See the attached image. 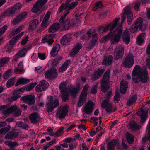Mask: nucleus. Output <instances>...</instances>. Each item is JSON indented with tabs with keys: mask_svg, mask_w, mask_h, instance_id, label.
Returning a JSON list of instances; mask_svg holds the SVG:
<instances>
[{
	"mask_svg": "<svg viewBox=\"0 0 150 150\" xmlns=\"http://www.w3.org/2000/svg\"><path fill=\"white\" fill-rule=\"evenodd\" d=\"M98 86L96 85H94V86L91 88V93L96 94L97 93Z\"/></svg>",
	"mask_w": 150,
	"mask_h": 150,
	"instance_id": "56",
	"label": "nucleus"
},
{
	"mask_svg": "<svg viewBox=\"0 0 150 150\" xmlns=\"http://www.w3.org/2000/svg\"><path fill=\"white\" fill-rule=\"evenodd\" d=\"M70 2L68 1L62 4L58 10V12L59 13L63 11L64 10H65V13L61 17L59 21V22L62 24L63 25L62 29L64 30H68L71 25L69 19L65 20L66 17L69 13V11L73 9L78 4L77 1H73L71 3H70Z\"/></svg>",
	"mask_w": 150,
	"mask_h": 150,
	"instance_id": "1",
	"label": "nucleus"
},
{
	"mask_svg": "<svg viewBox=\"0 0 150 150\" xmlns=\"http://www.w3.org/2000/svg\"><path fill=\"white\" fill-rule=\"evenodd\" d=\"M29 38L28 36H26L24 39H23L21 42V44L23 45H24L26 44L28 39Z\"/></svg>",
	"mask_w": 150,
	"mask_h": 150,
	"instance_id": "60",
	"label": "nucleus"
},
{
	"mask_svg": "<svg viewBox=\"0 0 150 150\" xmlns=\"http://www.w3.org/2000/svg\"><path fill=\"white\" fill-rule=\"evenodd\" d=\"M29 118L31 122L33 124L38 123L40 119L39 115L37 112H34L30 114Z\"/></svg>",
	"mask_w": 150,
	"mask_h": 150,
	"instance_id": "15",
	"label": "nucleus"
},
{
	"mask_svg": "<svg viewBox=\"0 0 150 150\" xmlns=\"http://www.w3.org/2000/svg\"><path fill=\"white\" fill-rule=\"evenodd\" d=\"M135 26L133 27L132 26L130 29V31L132 32H134L137 30L138 29L140 30L142 29V28L143 21L140 18H137L135 21L134 23Z\"/></svg>",
	"mask_w": 150,
	"mask_h": 150,
	"instance_id": "13",
	"label": "nucleus"
},
{
	"mask_svg": "<svg viewBox=\"0 0 150 150\" xmlns=\"http://www.w3.org/2000/svg\"><path fill=\"white\" fill-rule=\"evenodd\" d=\"M127 140L129 144H132L134 141V137L133 135L128 133L126 135Z\"/></svg>",
	"mask_w": 150,
	"mask_h": 150,
	"instance_id": "44",
	"label": "nucleus"
},
{
	"mask_svg": "<svg viewBox=\"0 0 150 150\" xmlns=\"http://www.w3.org/2000/svg\"><path fill=\"white\" fill-rule=\"evenodd\" d=\"M8 132L6 130V128L5 127L2 128L0 129V134H4Z\"/></svg>",
	"mask_w": 150,
	"mask_h": 150,
	"instance_id": "63",
	"label": "nucleus"
},
{
	"mask_svg": "<svg viewBox=\"0 0 150 150\" xmlns=\"http://www.w3.org/2000/svg\"><path fill=\"white\" fill-rule=\"evenodd\" d=\"M105 70L104 69L98 68L97 71H95L93 76V77L95 80L98 79L100 78L104 72Z\"/></svg>",
	"mask_w": 150,
	"mask_h": 150,
	"instance_id": "24",
	"label": "nucleus"
},
{
	"mask_svg": "<svg viewBox=\"0 0 150 150\" xmlns=\"http://www.w3.org/2000/svg\"><path fill=\"white\" fill-rule=\"evenodd\" d=\"M12 73V70L9 69L4 73L3 74V76L4 79H7L10 76Z\"/></svg>",
	"mask_w": 150,
	"mask_h": 150,
	"instance_id": "45",
	"label": "nucleus"
},
{
	"mask_svg": "<svg viewBox=\"0 0 150 150\" xmlns=\"http://www.w3.org/2000/svg\"><path fill=\"white\" fill-rule=\"evenodd\" d=\"M137 98V96L136 95L132 96L127 101V105L129 106L132 105L136 102Z\"/></svg>",
	"mask_w": 150,
	"mask_h": 150,
	"instance_id": "38",
	"label": "nucleus"
},
{
	"mask_svg": "<svg viewBox=\"0 0 150 150\" xmlns=\"http://www.w3.org/2000/svg\"><path fill=\"white\" fill-rule=\"evenodd\" d=\"M47 21H45L44 19L42 22L41 25L43 29H45L48 26Z\"/></svg>",
	"mask_w": 150,
	"mask_h": 150,
	"instance_id": "57",
	"label": "nucleus"
},
{
	"mask_svg": "<svg viewBox=\"0 0 150 150\" xmlns=\"http://www.w3.org/2000/svg\"><path fill=\"white\" fill-rule=\"evenodd\" d=\"M38 57L40 59L42 60H44L46 59L45 54H44L38 53Z\"/></svg>",
	"mask_w": 150,
	"mask_h": 150,
	"instance_id": "59",
	"label": "nucleus"
},
{
	"mask_svg": "<svg viewBox=\"0 0 150 150\" xmlns=\"http://www.w3.org/2000/svg\"><path fill=\"white\" fill-rule=\"evenodd\" d=\"M108 80H102L101 82L102 89L104 91L108 90L110 88Z\"/></svg>",
	"mask_w": 150,
	"mask_h": 150,
	"instance_id": "34",
	"label": "nucleus"
},
{
	"mask_svg": "<svg viewBox=\"0 0 150 150\" xmlns=\"http://www.w3.org/2000/svg\"><path fill=\"white\" fill-rule=\"evenodd\" d=\"M13 106L11 108H8L6 110H3V113L4 115H8L11 113L12 111V109Z\"/></svg>",
	"mask_w": 150,
	"mask_h": 150,
	"instance_id": "51",
	"label": "nucleus"
},
{
	"mask_svg": "<svg viewBox=\"0 0 150 150\" xmlns=\"http://www.w3.org/2000/svg\"><path fill=\"white\" fill-rule=\"evenodd\" d=\"M21 99L24 103L31 105L35 103V97L34 95H28L22 97Z\"/></svg>",
	"mask_w": 150,
	"mask_h": 150,
	"instance_id": "10",
	"label": "nucleus"
},
{
	"mask_svg": "<svg viewBox=\"0 0 150 150\" xmlns=\"http://www.w3.org/2000/svg\"><path fill=\"white\" fill-rule=\"evenodd\" d=\"M121 98V96L120 93L116 92L113 101L114 103H117L119 102Z\"/></svg>",
	"mask_w": 150,
	"mask_h": 150,
	"instance_id": "46",
	"label": "nucleus"
},
{
	"mask_svg": "<svg viewBox=\"0 0 150 150\" xmlns=\"http://www.w3.org/2000/svg\"><path fill=\"white\" fill-rule=\"evenodd\" d=\"M71 36L66 35L63 36L61 40V43L63 45H66L70 44L71 41Z\"/></svg>",
	"mask_w": 150,
	"mask_h": 150,
	"instance_id": "22",
	"label": "nucleus"
},
{
	"mask_svg": "<svg viewBox=\"0 0 150 150\" xmlns=\"http://www.w3.org/2000/svg\"><path fill=\"white\" fill-rule=\"evenodd\" d=\"M42 7L38 4V2L37 1L33 6L32 9V11L33 13H37Z\"/></svg>",
	"mask_w": 150,
	"mask_h": 150,
	"instance_id": "42",
	"label": "nucleus"
},
{
	"mask_svg": "<svg viewBox=\"0 0 150 150\" xmlns=\"http://www.w3.org/2000/svg\"><path fill=\"white\" fill-rule=\"evenodd\" d=\"M103 6L102 2L101 1L97 2L95 4V7L96 9L100 8Z\"/></svg>",
	"mask_w": 150,
	"mask_h": 150,
	"instance_id": "55",
	"label": "nucleus"
},
{
	"mask_svg": "<svg viewBox=\"0 0 150 150\" xmlns=\"http://www.w3.org/2000/svg\"><path fill=\"white\" fill-rule=\"evenodd\" d=\"M22 6V4L21 3H16L13 6L7 9L5 11V13L6 15L11 16L13 14L15 11H18L20 9Z\"/></svg>",
	"mask_w": 150,
	"mask_h": 150,
	"instance_id": "9",
	"label": "nucleus"
},
{
	"mask_svg": "<svg viewBox=\"0 0 150 150\" xmlns=\"http://www.w3.org/2000/svg\"><path fill=\"white\" fill-rule=\"evenodd\" d=\"M57 76L56 69L54 68H52L48 70L45 74V76L46 78L50 80H53Z\"/></svg>",
	"mask_w": 150,
	"mask_h": 150,
	"instance_id": "11",
	"label": "nucleus"
},
{
	"mask_svg": "<svg viewBox=\"0 0 150 150\" xmlns=\"http://www.w3.org/2000/svg\"><path fill=\"white\" fill-rule=\"evenodd\" d=\"M98 36L97 33L92 35V40L90 41L89 44V47L90 49L93 48L96 43L98 41Z\"/></svg>",
	"mask_w": 150,
	"mask_h": 150,
	"instance_id": "23",
	"label": "nucleus"
},
{
	"mask_svg": "<svg viewBox=\"0 0 150 150\" xmlns=\"http://www.w3.org/2000/svg\"><path fill=\"white\" fill-rule=\"evenodd\" d=\"M88 94L87 92L82 91L80 96V97L86 100Z\"/></svg>",
	"mask_w": 150,
	"mask_h": 150,
	"instance_id": "52",
	"label": "nucleus"
},
{
	"mask_svg": "<svg viewBox=\"0 0 150 150\" xmlns=\"http://www.w3.org/2000/svg\"><path fill=\"white\" fill-rule=\"evenodd\" d=\"M146 36V33H143L139 35L136 39L137 44L140 45L144 42V39Z\"/></svg>",
	"mask_w": 150,
	"mask_h": 150,
	"instance_id": "35",
	"label": "nucleus"
},
{
	"mask_svg": "<svg viewBox=\"0 0 150 150\" xmlns=\"http://www.w3.org/2000/svg\"><path fill=\"white\" fill-rule=\"evenodd\" d=\"M82 47L81 44L78 43L76 46L72 49L70 53V56L72 57H74L78 54Z\"/></svg>",
	"mask_w": 150,
	"mask_h": 150,
	"instance_id": "16",
	"label": "nucleus"
},
{
	"mask_svg": "<svg viewBox=\"0 0 150 150\" xmlns=\"http://www.w3.org/2000/svg\"><path fill=\"white\" fill-rule=\"evenodd\" d=\"M137 115L140 116L141 123H144L147 119L148 113L144 110H141L137 112Z\"/></svg>",
	"mask_w": 150,
	"mask_h": 150,
	"instance_id": "20",
	"label": "nucleus"
},
{
	"mask_svg": "<svg viewBox=\"0 0 150 150\" xmlns=\"http://www.w3.org/2000/svg\"><path fill=\"white\" fill-rule=\"evenodd\" d=\"M118 19H116L115 21L113 23H110L107 25H103L102 26H99L97 29V31L100 33H105L110 29V32L108 34L105 36H104L101 39V41L103 42L110 40L112 41V43L115 44L114 42V38L113 37V35L112 34V31L118 25L117 22L119 20Z\"/></svg>",
	"mask_w": 150,
	"mask_h": 150,
	"instance_id": "3",
	"label": "nucleus"
},
{
	"mask_svg": "<svg viewBox=\"0 0 150 150\" xmlns=\"http://www.w3.org/2000/svg\"><path fill=\"white\" fill-rule=\"evenodd\" d=\"M30 81V80L26 78H20L18 79L15 84V86L16 87L19 85H24L26 84Z\"/></svg>",
	"mask_w": 150,
	"mask_h": 150,
	"instance_id": "36",
	"label": "nucleus"
},
{
	"mask_svg": "<svg viewBox=\"0 0 150 150\" xmlns=\"http://www.w3.org/2000/svg\"><path fill=\"white\" fill-rule=\"evenodd\" d=\"M93 33V32H92L91 30L87 31L86 34H83L82 35L81 38L83 40H87L91 37V34Z\"/></svg>",
	"mask_w": 150,
	"mask_h": 150,
	"instance_id": "40",
	"label": "nucleus"
},
{
	"mask_svg": "<svg viewBox=\"0 0 150 150\" xmlns=\"http://www.w3.org/2000/svg\"><path fill=\"white\" fill-rule=\"evenodd\" d=\"M29 49V48H22L21 50L19 51L17 55L15 56V60H16L19 57L22 58L25 57L26 55V52H27Z\"/></svg>",
	"mask_w": 150,
	"mask_h": 150,
	"instance_id": "26",
	"label": "nucleus"
},
{
	"mask_svg": "<svg viewBox=\"0 0 150 150\" xmlns=\"http://www.w3.org/2000/svg\"><path fill=\"white\" fill-rule=\"evenodd\" d=\"M86 100L83 98L79 97L77 103L78 106L79 107H81L86 102Z\"/></svg>",
	"mask_w": 150,
	"mask_h": 150,
	"instance_id": "50",
	"label": "nucleus"
},
{
	"mask_svg": "<svg viewBox=\"0 0 150 150\" xmlns=\"http://www.w3.org/2000/svg\"><path fill=\"white\" fill-rule=\"evenodd\" d=\"M49 86L47 82L45 80H43L37 85L35 88L36 91L37 92H41L45 90Z\"/></svg>",
	"mask_w": 150,
	"mask_h": 150,
	"instance_id": "12",
	"label": "nucleus"
},
{
	"mask_svg": "<svg viewBox=\"0 0 150 150\" xmlns=\"http://www.w3.org/2000/svg\"><path fill=\"white\" fill-rule=\"evenodd\" d=\"M113 57L111 55L105 56L102 62V64L105 66H109L113 62Z\"/></svg>",
	"mask_w": 150,
	"mask_h": 150,
	"instance_id": "19",
	"label": "nucleus"
},
{
	"mask_svg": "<svg viewBox=\"0 0 150 150\" xmlns=\"http://www.w3.org/2000/svg\"><path fill=\"white\" fill-rule=\"evenodd\" d=\"M130 128L132 130L138 131L140 129L141 127L136 122H134L130 125Z\"/></svg>",
	"mask_w": 150,
	"mask_h": 150,
	"instance_id": "41",
	"label": "nucleus"
},
{
	"mask_svg": "<svg viewBox=\"0 0 150 150\" xmlns=\"http://www.w3.org/2000/svg\"><path fill=\"white\" fill-rule=\"evenodd\" d=\"M137 98V96L136 95L132 96L127 101V105L129 106L132 105L136 102Z\"/></svg>",
	"mask_w": 150,
	"mask_h": 150,
	"instance_id": "39",
	"label": "nucleus"
},
{
	"mask_svg": "<svg viewBox=\"0 0 150 150\" xmlns=\"http://www.w3.org/2000/svg\"><path fill=\"white\" fill-rule=\"evenodd\" d=\"M8 28V26L5 25L0 29V31L3 34L6 31Z\"/></svg>",
	"mask_w": 150,
	"mask_h": 150,
	"instance_id": "61",
	"label": "nucleus"
},
{
	"mask_svg": "<svg viewBox=\"0 0 150 150\" xmlns=\"http://www.w3.org/2000/svg\"><path fill=\"white\" fill-rule=\"evenodd\" d=\"M65 85L64 83H61L59 86V88L61 89L62 95L61 97L64 102H66L69 99V96L70 94L73 98H75L77 97L78 92L80 89V86L78 85L75 88L73 85H70L69 90L67 89L66 88L63 87Z\"/></svg>",
	"mask_w": 150,
	"mask_h": 150,
	"instance_id": "4",
	"label": "nucleus"
},
{
	"mask_svg": "<svg viewBox=\"0 0 150 150\" xmlns=\"http://www.w3.org/2000/svg\"><path fill=\"white\" fill-rule=\"evenodd\" d=\"M122 40L126 44H128L130 41V34L127 31L124 32L122 36Z\"/></svg>",
	"mask_w": 150,
	"mask_h": 150,
	"instance_id": "31",
	"label": "nucleus"
},
{
	"mask_svg": "<svg viewBox=\"0 0 150 150\" xmlns=\"http://www.w3.org/2000/svg\"><path fill=\"white\" fill-rule=\"evenodd\" d=\"M51 37V35H50L49 36H47L45 37L42 39V43H47L49 45H51L54 42V40L50 38Z\"/></svg>",
	"mask_w": 150,
	"mask_h": 150,
	"instance_id": "33",
	"label": "nucleus"
},
{
	"mask_svg": "<svg viewBox=\"0 0 150 150\" xmlns=\"http://www.w3.org/2000/svg\"><path fill=\"white\" fill-rule=\"evenodd\" d=\"M134 63V58L132 53H129L124 60L123 63L124 67L127 68L131 67Z\"/></svg>",
	"mask_w": 150,
	"mask_h": 150,
	"instance_id": "8",
	"label": "nucleus"
},
{
	"mask_svg": "<svg viewBox=\"0 0 150 150\" xmlns=\"http://www.w3.org/2000/svg\"><path fill=\"white\" fill-rule=\"evenodd\" d=\"M112 91L110 90L106 94L105 99L101 103V107L104 108L105 111L109 113L111 112L112 110V106L111 104L109 103V100L111 97Z\"/></svg>",
	"mask_w": 150,
	"mask_h": 150,
	"instance_id": "5",
	"label": "nucleus"
},
{
	"mask_svg": "<svg viewBox=\"0 0 150 150\" xmlns=\"http://www.w3.org/2000/svg\"><path fill=\"white\" fill-rule=\"evenodd\" d=\"M18 40L14 37L11 38L9 41V45H10L14 46V44L16 43Z\"/></svg>",
	"mask_w": 150,
	"mask_h": 150,
	"instance_id": "53",
	"label": "nucleus"
},
{
	"mask_svg": "<svg viewBox=\"0 0 150 150\" xmlns=\"http://www.w3.org/2000/svg\"><path fill=\"white\" fill-rule=\"evenodd\" d=\"M71 62L70 60H67L59 68V72H63L65 71L67 69Z\"/></svg>",
	"mask_w": 150,
	"mask_h": 150,
	"instance_id": "32",
	"label": "nucleus"
},
{
	"mask_svg": "<svg viewBox=\"0 0 150 150\" xmlns=\"http://www.w3.org/2000/svg\"><path fill=\"white\" fill-rule=\"evenodd\" d=\"M124 53V50L123 47H120L117 48L115 52V59L118 60L122 58Z\"/></svg>",
	"mask_w": 150,
	"mask_h": 150,
	"instance_id": "17",
	"label": "nucleus"
},
{
	"mask_svg": "<svg viewBox=\"0 0 150 150\" xmlns=\"http://www.w3.org/2000/svg\"><path fill=\"white\" fill-rule=\"evenodd\" d=\"M124 13L122 17V23H123L126 17L127 22L129 25H131L133 21V14L131 12V8L129 7L124 8L123 9Z\"/></svg>",
	"mask_w": 150,
	"mask_h": 150,
	"instance_id": "7",
	"label": "nucleus"
},
{
	"mask_svg": "<svg viewBox=\"0 0 150 150\" xmlns=\"http://www.w3.org/2000/svg\"><path fill=\"white\" fill-rule=\"evenodd\" d=\"M60 48V45L56 44L52 48L50 52L51 57H54L56 56Z\"/></svg>",
	"mask_w": 150,
	"mask_h": 150,
	"instance_id": "30",
	"label": "nucleus"
},
{
	"mask_svg": "<svg viewBox=\"0 0 150 150\" xmlns=\"http://www.w3.org/2000/svg\"><path fill=\"white\" fill-rule=\"evenodd\" d=\"M20 96L19 95L13 96L11 98H10V101L11 102H13V101H15L17 99L20 98Z\"/></svg>",
	"mask_w": 150,
	"mask_h": 150,
	"instance_id": "54",
	"label": "nucleus"
},
{
	"mask_svg": "<svg viewBox=\"0 0 150 150\" xmlns=\"http://www.w3.org/2000/svg\"><path fill=\"white\" fill-rule=\"evenodd\" d=\"M7 144L8 145L11 149H12L15 146L18 145L17 142L16 141L13 142L11 141H8L7 142Z\"/></svg>",
	"mask_w": 150,
	"mask_h": 150,
	"instance_id": "47",
	"label": "nucleus"
},
{
	"mask_svg": "<svg viewBox=\"0 0 150 150\" xmlns=\"http://www.w3.org/2000/svg\"><path fill=\"white\" fill-rule=\"evenodd\" d=\"M110 74V70L108 69L106 71L104 74L102 80H108L109 78H110V76H109Z\"/></svg>",
	"mask_w": 150,
	"mask_h": 150,
	"instance_id": "49",
	"label": "nucleus"
},
{
	"mask_svg": "<svg viewBox=\"0 0 150 150\" xmlns=\"http://www.w3.org/2000/svg\"><path fill=\"white\" fill-rule=\"evenodd\" d=\"M6 137L9 139H11L13 137L17 136V134L13 132H11L6 135Z\"/></svg>",
	"mask_w": 150,
	"mask_h": 150,
	"instance_id": "48",
	"label": "nucleus"
},
{
	"mask_svg": "<svg viewBox=\"0 0 150 150\" xmlns=\"http://www.w3.org/2000/svg\"><path fill=\"white\" fill-rule=\"evenodd\" d=\"M68 112V110L67 106H65L62 109L59 110L57 112L56 115L57 117L59 119L64 118L67 115Z\"/></svg>",
	"mask_w": 150,
	"mask_h": 150,
	"instance_id": "14",
	"label": "nucleus"
},
{
	"mask_svg": "<svg viewBox=\"0 0 150 150\" xmlns=\"http://www.w3.org/2000/svg\"><path fill=\"white\" fill-rule=\"evenodd\" d=\"M47 1V0H38L37 2H38V4L41 6L42 7Z\"/></svg>",
	"mask_w": 150,
	"mask_h": 150,
	"instance_id": "58",
	"label": "nucleus"
},
{
	"mask_svg": "<svg viewBox=\"0 0 150 150\" xmlns=\"http://www.w3.org/2000/svg\"><path fill=\"white\" fill-rule=\"evenodd\" d=\"M117 142V140L115 139H113L109 142L107 145V150H115V148Z\"/></svg>",
	"mask_w": 150,
	"mask_h": 150,
	"instance_id": "25",
	"label": "nucleus"
},
{
	"mask_svg": "<svg viewBox=\"0 0 150 150\" xmlns=\"http://www.w3.org/2000/svg\"><path fill=\"white\" fill-rule=\"evenodd\" d=\"M139 65H136L133 70L132 75L134 83H138L139 82L142 83H146L149 79L148 72L146 69H140Z\"/></svg>",
	"mask_w": 150,
	"mask_h": 150,
	"instance_id": "2",
	"label": "nucleus"
},
{
	"mask_svg": "<svg viewBox=\"0 0 150 150\" xmlns=\"http://www.w3.org/2000/svg\"><path fill=\"white\" fill-rule=\"evenodd\" d=\"M146 130L148 131L147 137L145 136L143 137L142 140V144H145L148 140L150 142V123L147 126Z\"/></svg>",
	"mask_w": 150,
	"mask_h": 150,
	"instance_id": "37",
	"label": "nucleus"
},
{
	"mask_svg": "<svg viewBox=\"0 0 150 150\" xmlns=\"http://www.w3.org/2000/svg\"><path fill=\"white\" fill-rule=\"evenodd\" d=\"M15 80V79L14 78H11L8 80L6 84V87L8 88L13 86L14 84Z\"/></svg>",
	"mask_w": 150,
	"mask_h": 150,
	"instance_id": "43",
	"label": "nucleus"
},
{
	"mask_svg": "<svg viewBox=\"0 0 150 150\" xmlns=\"http://www.w3.org/2000/svg\"><path fill=\"white\" fill-rule=\"evenodd\" d=\"M146 52L148 57H150V43L148 45L147 47Z\"/></svg>",
	"mask_w": 150,
	"mask_h": 150,
	"instance_id": "62",
	"label": "nucleus"
},
{
	"mask_svg": "<svg viewBox=\"0 0 150 150\" xmlns=\"http://www.w3.org/2000/svg\"><path fill=\"white\" fill-rule=\"evenodd\" d=\"M94 105V104L93 102L92 101L89 102L84 108V111L85 113L88 115H91L93 112Z\"/></svg>",
	"mask_w": 150,
	"mask_h": 150,
	"instance_id": "18",
	"label": "nucleus"
},
{
	"mask_svg": "<svg viewBox=\"0 0 150 150\" xmlns=\"http://www.w3.org/2000/svg\"><path fill=\"white\" fill-rule=\"evenodd\" d=\"M122 147L121 148L122 150H125L127 149L129 146L127 145V144H125L123 141L122 142Z\"/></svg>",
	"mask_w": 150,
	"mask_h": 150,
	"instance_id": "64",
	"label": "nucleus"
},
{
	"mask_svg": "<svg viewBox=\"0 0 150 150\" xmlns=\"http://www.w3.org/2000/svg\"><path fill=\"white\" fill-rule=\"evenodd\" d=\"M27 14V12L26 11L22 13L20 15L17 16L13 20V24L19 23L22 20L26 18Z\"/></svg>",
	"mask_w": 150,
	"mask_h": 150,
	"instance_id": "21",
	"label": "nucleus"
},
{
	"mask_svg": "<svg viewBox=\"0 0 150 150\" xmlns=\"http://www.w3.org/2000/svg\"><path fill=\"white\" fill-rule=\"evenodd\" d=\"M59 105V100L58 98H54L53 96L50 97L46 105L47 107V112L48 113L52 112Z\"/></svg>",
	"mask_w": 150,
	"mask_h": 150,
	"instance_id": "6",
	"label": "nucleus"
},
{
	"mask_svg": "<svg viewBox=\"0 0 150 150\" xmlns=\"http://www.w3.org/2000/svg\"><path fill=\"white\" fill-rule=\"evenodd\" d=\"M61 27V25L58 23H56L53 24L50 27L49 30L50 33H53L58 30Z\"/></svg>",
	"mask_w": 150,
	"mask_h": 150,
	"instance_id": "27",
	"label": "nucleus"
},
{
	"mask_svg": "<svg viewBox=\"0 0 150 150\" xmlns=\"http://www.w3.org/2000/svg\"><path fill=\"white\" fill-rule=\"evenodd\" d=\"M120 84V91L121 93L124 94L126 92L128 85V83L125 81L124 82L122 81Z\"/></svg>",
	"mask_w": 150,
	"mask_h": 150,
	"instance_id": "29",
	"label": "nucleus"
},
{
	"mask_svg": "<svg viewBox=\"0 0 150 150\" xmlns=\"http://www.w3.org/2000/svg\"><path fill=\"white\" fill-rule=\"evenodd\" d=\"M122 31L121 29L119 30L117 34H115V32L112 31V34L113 35V37L114 38V42L115 43H117L119 42L121 37V35Z\"/></svg>",
	"mask_w": 150,
	"mask_h": 150,
	"instance_id": "28",
	"label": "nucleus"
}]
</instances>
